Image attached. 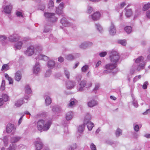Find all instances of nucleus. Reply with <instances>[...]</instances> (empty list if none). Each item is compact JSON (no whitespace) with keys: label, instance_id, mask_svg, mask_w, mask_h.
<instances>
[{"label":"nucleus","instance_id":"1","mask_svg":"<svg viewBox=\"0 0 150 150\" xmlns=\"http://www.w3.org/2000/svg\"><path fill=\"white\" fill-rule=\"evenodd\" d=\"M52 124L51 120H48L45 123L43 120H40L37 122V128L38 130L42 131H47L50 128Z\"/></svg>","mask_w":150,"mask_h":150},{"label":"nucleus","instance_id":"2","mask_svg":"<svg viewBox=\"0 0 150 150\" xmlns=\"http://www.w3.org/2000/svg\"><path fill=\"white\" fill-rule=\"evenodd\" d=\"M109 57L111 62L112 63L117 64L120 62V56L116 51H112L110 54Z\"/></svg>","mask_w":150,"mask_h":150},{"label":"nucleus","instance_id":"3","mask_svg":"<svg viewBox=\"0 0 150 150\" xmlns=\"http://www.w3.org/2000/svg\"><path fill=\"white\" fill-rule=\"evenodd\" d=\"M55 13L49 12H45L44 16L46 18H49V20L52 22H54L57 20V18L54 16Z\"/></svg>","mask_w":150,"mask_h":150},{"label":"nucleus","instance_id":"4","mask_svg":"<svg viewBox=\"0 0 150 150\" xmlns=\"http://www.w3.org/2000/svg\"><path fill=\"white\" fill-rule=\"evenodd\" d=\"M36 150H40L43 146V144L40 138H38L36 139L34 142Z\"/></svg>","mask_w":150,"mask_h":150},{"label":"nucleus","instance_id":"5","mask_svg":"<svg viewBox=\"0 0 150 150\" xmlns=\"http://www.w3.org/2000/svg\"><path fill=\"white\" fill-rule=\"evenodd\" d=\"M29 98L28 96H25L22 99L16 101L15 103V105L16 107H20L24 103H27Z\"/></svg>","mask_w":150,"mask_h":150},{"label":"nucleus","instance_id":"6","mask_svg":"<svg viewBox=\"0 0 150 150\" xmlns=\"http://www.w3.org/2000/svg\"><path fill=\"white\" fill-rule=\"evenodd\" d=\"M35 51L34 47L33 46H30L24 52V53L28 56H31L33 54Z\"/></svg>","mask_w":150,"mask_h":150},{"label":"nucleus","instance_id":"7","mask_svg":"<svg viewBox=\"0 0 150 150\" xmlns=\"http://www.w3.org/2000/svg\"><path fill=\"white\" fill-rule=\"evenodd\" d=\"M47 66L50 69L53 68L54 66L56 67H59L60 66V64L58 63H55L54 61L53 60H50L47 63Z\"/></svg>","mask_w":150,"mask_h":150},{"label":"nucleus","instance_id":"8","mask_svg":"<svg viewBox=\"0 0 150 150\" xmlns=\"http://www.w3.org/2000/svg\"><path fill=\"white\" fill-rule=\"evenodd\" d=\"M64 4L63 3H61L59 5L58 7L57 8L56 11V13L58 14H62V16H63L64 15H63L62 9L64 6Z\"/></svg>","mask_w":150,"mask_h":150},{"label":"nucleus","instance_id":"9","mask_svg":"<svg viewBox=\"0 0 150 150\" xmlns=\"http://www.w3.org/2000/svg\"><path fill=\"white\" fill-rule=\"evenodd\" d=\"M76 85V83L73 81H69L66 83V86L68 89H71L74 88Z\"/></svg>","mask_w":150,"mask_h":150},{"label":"nucleus","instance_id":"10","mask_svg":"<svg viewBox=\"0 0 150 150\" xmlns=\"http://www.w3.org/2000/svg\"><path fill=\"white\" fill-rule=\"evenodd\" d=\"M26 41V39L24 38L22 41H20L16 43L14 45V48L15 50H20L21 48L23 42H24Z\"/></svg>","mask_w":150,"mask_h":150},{"label":"nucleus","instance_id":"11","mask_svg":"<svg viewBox=\"0 0 150 150\" xmlns=\"http://www.w3.org/2000/svg\"><path fill=\"white\" fill-rule=\"evenodd\" d=\"M110 34L112 35H114L116 33V30L114 24L112 22L111 23V25L109 29Z\"/></svg>","mask_w":150,"mask_h":150},{"label":"nucleus","instance_id":"12","mask_svg":"<svg viewBox=\"0 0 150 150\" xmlns=\"http://www.w3.org/2000/svg\"><path fill=\"white\" fill-rule=\"evenodd\" d=\"M93 45V43L90 42H85L81 44L79 46V47L82 49H85L91 47Z\"/></svg>","mask_w":150,"mask_h":150},{"label":"nucleus","instance_id":"13","mask_svg":"<svg viewBox=\"0 0 150 150\" xmlns=\"http://www.w3.org/2000/svg\"><path fill=\"white\" fill-rule=\"evenodd\" d=\"M8 39L11 42H14L19 40L20 37L17 35L13 34L8 37Z\"/></svg>","mask_w":150,"mask_h":150},{"label":"nucleus","instance_id":"14","mask_svg":"<svg viewBox=\"0 0 150 150\" xmlns=\"http://www.w3.org/2000/svg\"><path fill=\"white\" fill-rule=\"evenodd\" d=\"M4 9V12L6 13L9 14L11 13V11L12 8V5L10 4L9 5H7L5 6H3Z\"/></svg>","mask_w":150,"mask_h":150},{"label":"nucleus","instance_id":"15","mask_svg":"<svg viewBox=\"0 0 150 150\" xmlns=\"http://www.w3.org/2000/svg\"><path fill=\"white\" fill-rule=\"evenodd\" d=\"M86 84V82L85 80H82L81 81L79 84V88H78V90L80 92L84 90V88Z\"/></svg>","mask_w":150,"mask_h":150},{"label":"nucleus","instance_id":"16","mask_svg":"<svg viewBox=\"0 0 150 150\" xmlns=\"http://www.w3.org/2000/svg\"><path fill=\"white\" fill-rule=\"evenodd\" d=\"M14 129L13 124L8 123L6 126V132L7 133H10Z\"/></svg>","mask_w":150,"mask_h":150},{"label":"nucleus","instance_id":"17","mask_svg":"<svg viewBox=\"0 0 150 150\" xmlns=\"http://www.w3.org/2000/svg\"><path fill=\"white\" fill-rule=\"evenodd\" d=\"M84 126L86 125L87 128L89 130H92L93 127L94 126V124L90 121H86L85 120V122H84Z\"/></svg>","mask_w":150,"mask_h":150},{"label":"nucleus","instance_id":"18","mask_svg":"<svg viewBox=\"0 0 150 150\" xmlns=\"http://www.w3.org/2000/svg\"><path fill=\"white\" fill-rule=\"evenodd\" d=\"M117 64L115 63L108 64L105 66L106 69L111 70L115 69L117 66Z\"/></svg>","mask_w":150,"mask_h":150},{"label":"nucleus","instance_id":"19","mask_svg":"<svg viewBox=\"0 0 150 150\" xmlns=\"http://www.w3.org/2000/svg\"><path fill=\"white\" fill-rule=\"evenodd\" d=\"M100 14L99 12H96L91 15V17L93 20L95 21L99 19L100 17Z\"/></svg>","mask_w":150,"mask_h":150},{"label":"nucleus","instance_id":"20","mask_svg":"<svg viewBox=\"0 0 150 150\" xmlns=\"http://www.w3.org/2000/svg\"><path fill=\"white\" fill-rule=\"evenodd\" d=\"M39 63L36 62L35 66L33 67V72L35 74H37L39 72L40 70Z\"/></svg>","mask_w":150,"mask_h":150},{"label":"nucleus","instance_id":"21","mask_svg":"<svg viewBox=\"0 0 150 150\" xmlns=\"http://www.w3.org/2000/svg\"><path fill=\"white\" fill-rule=\"evenodd\" d=\"M60 23L63 25L65 27L69 26L71 25V24L67 21L66 19L64 17L61 19Z\"/></svg>","mask_w":150,"mask_h":150},{"label":"nucleus","instance_id":"22","mask_svg":"<svg viewBox=\"0 0 150 150\" xmlns=\"http://www.w3.org/2000/svg\"><path fill=\"white\" fill-rule=\"evenodd\" d=\"M36 60L38 59L39 60H42L45 61H47L49 57L45 55L40 54L38 55L37 57L36 58Z\"/></svg>","mask_w":150,"mask_h":150},{"label":"nucleus","instance_id":"23","mask_svg":"<svg viewBox=\"0 0 150 150\" xmlns=\"http://www.w3.org/2000/svg\"><path fill=\"white\" fill-rule=\"evenodd\" d=\"M21 74L20 71H18L15 73V79L16 80L19 81L21 79Z\"/></svg>","mask_w":150,"mask_h":150},{"label":"nucleus","instance_id":"24","mask_svg":"<svg viewBox=\"0 0 150 150\" xmlns=\"http://www.w3.org/2000/svg\"><path fill=\"white\" fill-rule=\"evenodd\" d=\"M73 113L71 111L67 112L66 115V118L67 120L71 119L73 117Z\"/></svg>","mask_w":150,"mask_h":150},{"label":"nucleus","instance_id":"25","mask_svg":"<svg viewBox=\"0 0 150 150\" xmlns=\"http://www.w3.org/2000/svg\"><path fill=\"white\" fill-rule=\"evenodd\" d=\"M98 104L97 102L94 100H92L88 103V105L90 107H92Z\"/></svg>","mask_w":150,"mask_h":150},{"label":"nucleus","instance_id":"26","mask_svg":"<svg viewBox=\"0 0 150 150\" xmlns=\"http://www.w3.org/2000/svg\"><path fill=\"white\" fill-rule=\"evenodd\" d=\"M145 62H143V63H140L137 65V70L138 71H140L141 70L144 69L145 67Z\"/></svg>","mask_w":150,"mask_h":150},{"label":"nucleus","instance_id":"27","mask_svg":"<svg viewBox=\"0 0 150 150\" xmlns=\"http://www.w3.org/2000/svg\"><path fill=\"white\" fill-rule=\"evenodd\" d=\"M21 137L19 136L13 137H11L10 141L11 143H16L18 141L21 139Z\"/></svg>","mask_w":150,"mask_h":150},{"label":"nucleus","instance_id":"28","mask_svg":"<svg viewBox=\"0 0 150 150\" xmlns=\"http://www.w3.org/2000/svg\"><path fill=\"white\" fill-rule=\"evenodd\" d=\"M126 12L125 13V15L127 17H130L132 14V11L131 9H127V7L125 9Z\"/></svg>","mask_w":150,"mask_h":150},{"label":"nucleus","instance_id":"29","mask_svg":"<svg viewBox=\"0 0 150 150\" xmlns=\"http://www.w3.org/2000/svg\"><path fill=\"white\" fill-rule=\"evenodd\" d=\"M143 62H145L144 61V58L141 56L138 57L135 60V62L137 64L143 63Z\"/></svg>","mask_w":150,"mask_h":150},{"label":"nucleus","instance_id":"30","mask_svg":"<svg viewBox=\"0 0 150 150\" xmlns=\"http://www.w3.org/2000/svg\"><path fill=\"white\" fill-rule=\"evenodd\" d=\"M4 76L6 78L8 81L9 84H13V79L12 78L10 77L7 74H5Z\"/></svg>","mask_w":150,"mask_h":150},{"label":"nucleus","instance_id":"31","mask_svg":"<svg viewBox=\"0 0 150 150\" xmlns=\"http://www.w3.org/2000/svg\"><path fill=\"white\" fill-rule=\"evenodd\" d=\"M9 69L10 67H9V64H3L2 65L1 69V70L2 71H6L9 70Z\"/></svg>","mask_w":150,"mask_h":150},{"label":"nucleus","instance_id":"32","mask_svg":"<svg viewBox=\"0 0 150 150\" xmlns=\"http://www.w3.org/2000/svg\"><path fill=\"white\" fill-rule=\"evenodd\" d=\"M77 102L76 100L75 99H71L69 103L68 104V106L69 107L73 106Z\"/></svg>","mask_w":150,"mask_h":150},{"label":"nucleus","instance_id":"33","mask_svg":"<svg viewBox=\"0 0 150 150\" xmlns=\"http://www.w3.org/2000/svg\"><path fill=\"white\" fill-rule=\"evenodd\" d=\"M2 98L3 100L5 102L8 101L9 98L8 96L6 94H3L2 95Z\"/></svg>","mask_w":150,"mask_h":150},{"label":"nucleus","instance_id":"34","mask_svg":"<svg viewBox=\"0 0 150 150\" xmlns=\"http://www.w3.org/2000/svg\"><path fill=\"white\" fill-rule=\"evenodd\" d=\"M25 91L26 93L29 94L31 93L32 91L29 86L27 85L25 87Z\"/></svg>","mask_w":150,"mask_h":150},{"label":"nucleus","instance_id":"35","mask_svg":"<svg viewBox=\"0 0 150 150\" xmlns=\"http://www.w3.org/2000/svg\"><path fill=\"white\" fill-rule=\"evenodd\" d=\"M51 102L52 100L50 97L48 96L45 99V102L47 105H50Z\"/></svg>","mask_w":150,"mask_h":150},{"label":"nucleus","instance_id":"36","mask_svg":"<svg viewBox=\"0 0 150 150\" xmlns=\"http://www.w3.org/2000/svg\"><path fill=\"white\" fill-rule=\"evenodd\" d=\"M150 8V3H148L145 4L143 8V11H146Z\"/></svg>","mask_w":150,"mask_h":150},{"label":"nucleus","instance_id":"37","mask_svg":"<svg viewBox=\"0 0 150 150\" xmlns=\"http://www.w3.org/2000/svg\"><path fill=\"white\" fill-rule=\"evenodd\" d=\"M132 30V28L130 26H127L125 28V30L128 34L130 33Z\"/></svg>","mask_w":150,"mask_h":150},{"label":"nucleus","instance_id":"38","mask_svg":"<svg viewBox=\"0 0 150 150\" xmlns=\"http://www.w3.org/2000/svg\"><path fill=\"white\" fill-rule=\"evenodd\" d=\"M122 134V132L121 129L118 128H117L115 132V134L117 137L121 135Z\"/></svg>","mask_w":150,"mask_h":150},{"label":"nucleus","instance_id":"39","mask_svg":"<svg viewBox=\"0 0 150 150\" xmlns=\"http://www.w3.org/2000/svg\"><path fill=\"white\" fill-rule=\"evenodd\" d=\"M95 26L98 30L101 33L103 29L101 26L98 23L96 24Z\"/></svg>","mask_w":150,"mask_h":150},{"label":"nucleus","instance_id":"40","mask_svg":"<svg viewBox=\"0 0 150 150\" xmlns=\"http://www.w3.org/2000/svg\"><path fill=\"white\" fill-rule=\"evenodd\" d=\"M84 125H80L78 127V130L80 133L82 132L84 129Z\"/></svg>","mask_w":150,"mask_h":150},{"label":"nucleus","instance_id":"41","mask_svg":"<svg viewBox=\"0 0 150 150\" xmlns=\"http://www.w3.org/2000/svg\"><path fill=\"white\" fill-rule=\"evenodd\" d=\"M66 58L68 60H71L74 59V57L72 54H69L66 56Z\"/></svg>","mask_w":150,"mask_h":150},{"label":"nucleus","instance_id":"42","mask_svg":"<svg viewBox=\"0 0 150 150\" xmlns=\"http://www.w3.org/2000/svg\"><path fill=\"white\" fill-rule=\"evenodd\" d=\"M5 81L4 80H3L2 81L1 86L0 89L2 91H4L5 89Z\"/></svg>","mask_w":150,"mask_h":150},{"label":"nucleus","instance_id":"43","mask_svg":"<svg viewBox=\"0 0 150 150\" xmlns=\"http://www.w3.org/2000/svg\"><path fill=\"white\" fill-rule=\"evenodd\" d=\"M3 141L4 143V146H6L8 143V139L7 136H4V137Z\"/></svg>","mask_w":150,"mask_h":150},{"label":"nucleus","instance_id":"44","mask_svg":"<svg viewBox=\"0 0 150 150\" xmlns=\"http://www.w3.org/2000/svg\"><path fill=\"white\" fill-rule=\"evenodd\" d=\"M77 146L76 144H74L70 146L68 148L69 150H74L76 149Z\"/></svg>","mask_w":150,"mask_h":150},{"label":"nucleus","instance_id":"45","mask_svg":"<svg viewBox=\"0 0 150 150\" xmlns=\"http://www.w3.org/2000/svg\"><path fill=\"white\" fill-rule=\"evenodd\" d=\"M118 42L124 46H125L126 44V42L125 40H118Z\"/></svg>","mask_w":150,"mask_h":150},{"label":"nucleus","instance_id":"46","mask_svg":"<svg viewBox=\"0 0 150 150\" xmlns=\"http://www.w3.org/2000/svg\"><path fill=\"white\" fill-rule=\"evenodd\" d=\"M88 69V66L86 65L83 66L81 68V70L82 72H85Z\"/></svg>","mask_w":150,"mask_h":150},{"label":"nucleus","instance_id":"47","mask_svg":"<svg viewBox=\"0 0 150 150\" xmlns=\"http://www.w3.org/2000/svg\"><path fill=\"white\" fill-rule=\"evenodd\" d=\"M60 110V108L57 106H53L52 108V110L53 112H58Z\"/></svg>","mask_w":150,"mask_h":150},{"label":"nucleus","instance_id":"48","mask_svg":"<svg viewBox=\"0 0 150 150\" xmlns=\"http://www.w3.org/2000/svg\"><path fill=\"white\" fill-rule=\"evenodd\" d=\"M64 74L67 79H69L70 75L69 72L67 69H65Z\"/></svg>","mask_w":150,"mask_h":150},{"label":"nucleus","instance_id":"49","mask_svg":"<svg viewBox=\"0 0 150 150\" xmlns=\"http://www.w3.org/2000/svg\"><path fill=\"white\" fill-rule=\"evenodd\" d=\"M54 5V3L52 0H50L49 1L48 4V8H51L53 7Z\"/></svg>","mask_w":150,"mask_h":150},{"label":"nucleus","instance_id":"50","mask_svg":"<svg viewBox=\"0 0 150 150\" xmlns=\"http://www.w3.org/2000/svg\"><path fill=\"white\" fill-rule=\"evenodd\" d=\"M91 116L89 114H88L85 117V119L84 120V122H85V120H86V121H90V120L91 119Z\"/></svg>","mask_w":150,"mask_h":150},{"label":"nucleus","instance_id":"51","mask_svg":"<svg viewBox=\"0 0 150 150\" xmlns=\"http://www.w3.org/2000/svg\"><path fill=\"white\" fill-rule=\"evenodd\" d=\"M149 83L148 81H145L142 86V88L144 89H146L147 88V86L148 85Z\"/></svg>","mask_w":150,"mask_h":150},{"label":"nucleus","instance_id":"52","mask_svg":"<svg viewBox=\"0 0 150 150\" xmlns=\"http://www.w3.org/2000/svg\"><path fill=\"white\" fill-rule=\"evenodd\" d=\"M7 37L4 35H0V41H2L6 40Z\"/></svg>","mask_w":150,"mask_h":150},{"label":"nucleus","instance_id":"53","mask_svg":"<svg viewBox=\"0 0 150 150\" xmlns=\"http://www.w3.org/2000/svg\"><path fill=\"white\" fill-rule=\"evenodd\" d=\"M100 86V84L98 83H96V84L95 86V88L93 89V91H95V93H96V92H95L96 91H97L98 89V88Z\"/></svg>","mask_w":150,"mask_h":150},{"label":"nucleus","instance_id":"54","mask_svg":"<svg viewBox=\"0 0 150 150\" xmlns=\"http://www.w3.org/2000/svg\"><path fill=\"white\" fill-rule=\"evenodd\" d=\"M141 77V75H139V76H136L134 79H133V81L134 82H136L139 79H140Z\"/></svg>","mask_w":150,"mask_h":150},{"label":"nucleus","instance_id":"55","mask_svg":"<svg viewBox=\"0 0 150 150\" xmlns=\"http://www.w3.org/2000/svg\"><path fill=\"white\" fill-rule=\"evenodd\" d=\"M90 148L91 150H96V148L95 144L92 143L90 145Z\"/></svg>","mask_w":150,"mask_h":150},{"label":"nucleus","instance_id":"56","mask_svg":"<svg viewBox=\"0 0 150 150\" xmlns=\"http://www.w3.org/2000/svg\"><path fill=\"white\" fill-rule=\"evenodd\" d=\"M6 150H15V147L13 146V144H11Z\"/></svg>","mask_w":150,"mask_h":150},{"label":"nucleus","instance_id":"57","mask_svg":"<svg viewBox=\"0 0 150 150\" xmlns=\"http://www.w3.org/2000/svg\"><path fill=\"white\" fill-rule=\"evenodd\" d=\"M51 74V71L50 70H48L45 73V76L46 77H48L50 76Z\"/></svg>","mask_w":150,"mask_h":150},{"label":"nucleus","instance_id":"58","mask_svg":"<svg viewBox=\"0 0 150 150\" xmlns=\"http://www.w3.org/2000/svg\"><path fill=\"white\" fill-rule=\"evenodd\" d=\"M107 54V53L106 52H102L99 53V55L100 57H104Z\"/></svg>","mask_w":150,"mask_h":150},{"label":"nucleus","instance_id":"59","mask_svg":"<svg viewBox=\"0 0 150 150\" xmlns=\"http://www.w3.org/2000/svg\"><path fill=\"white\" fill-rule=\"evenodd\" d=\"M93 11V8L91 6H89L88 8L87 12L89 13H90Z\"/></svg>","mask_w":150,"mask_h":150},{"label":"nucleus","instance_id":"60","mask_svg":"<svg viewBox=\"0 0 150 150\" xmlns=\"http://www.w3.org/2000/svg\"><path fill=\"white\" fill-rule=\"evenodd\" d=\"M16 14L17 16L18 17H20V16L21 17H23V16L22 14V13L21 12L18 11H17L16 12Z\"/></svg>","mask_w":150,"mask_h":150},{"label":"nucleus","instance_id":"61","mask_svg":"<svg viewBox=\"0 0 150 150\" xmlns=\"http://www.w3.org/2000/svg\"><path fill=\"white\" fill-rule=\"evenodd\" d=\"M134 130L136 132H138L139 129V127L138 125H136L134 127Z\"/></svg>","mask_w":150,"mask_h":150},{"label":"nucleus","instance_id":"62","mask_svg":"<svg viewBox=\"0 0 150 150\" xmlns=\"http://www.w3.org/2000/svg\"><path fill=\"white\" fill-rule=\"evenodd\" d=\"M133 105L136 108H137L138 106V105L137 101H132Z\"/></svg>","mask_w":150,"mask_h":150},{"label":"nucleus","instance_id":"63","mask_svg":"<svg viewBox=\"0 0 150 150\" xmlns=\"http://www.w3.org/2000/svg\"><path fill=\"white\" fill-rule=\"evenodd\" d=\"M146 15L147 18H150V11H148L146 12Z\"/></svg>","mask_w":150,"mask_h":150},{"label":"nucleus","instance_id":"64","mask_svg":"<svg viewBox=\"0 0 150 150\" xmlns=\"http://www.w3.org/2000/svg\"><path fill=\"white\" fill-rule=\"evenodd\" d=\"M64 61V58L62 57H59L58 58V61L60 62H63Z\"/></svg>","mask_w":150,"mask_h":150}]
</instances>
